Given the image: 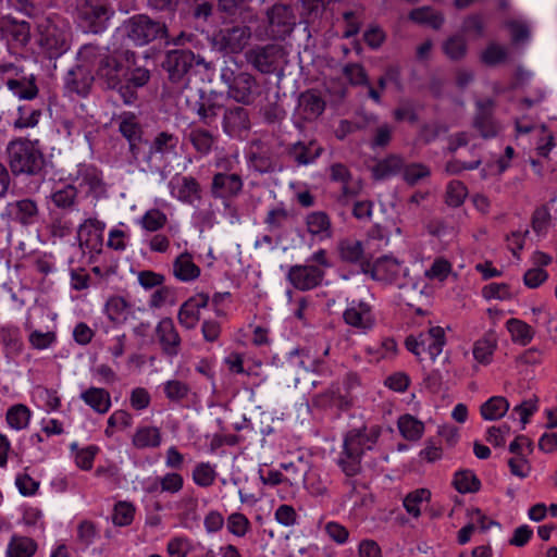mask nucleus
<instances>
[{
    "label": "nucleus",
    "mask_w": 557,
    "mask_h": 557,
    "mask_svg": "<svg viewBox=\"0 0 557 557\" xmlns=\"http://www.w3.org/2000/svg\"><path fill=\"white\" fill-rule=\"evenodd\" d=\"M7 151L10 169L15 175H35L44 168V156L30 140H13L9 144Z\"/></svg>",
    "instance_id": "1"
},
{
    "label": "nucleus",
    "mask_w": 557,
    "mask_h": 557,
    "mask_svg": "<svg viewBox=\"0 0 557 557\" xmlns=\"http://www.w3.org/2000/svg\"><path fill=\"white\" fill-rule=\"evenodd\" d=\"M252 36L251 27L235 24L219 29L209 38L213 51L222 54H237L244 51Z\"/></svg>",
    "instance_id": "2"
},
{
    "label": "nucleus",
    "mask_w": 557,
    "mask_h": 557,
    "mask_svg": "<svg viewBox=\"0 0 557 557\" xmlns=\"http://www.w3.org/2000/svg\"><path fill=\"white\" fill-rule=\"evenodd\" d=\"M126 36L136 45L145 46L157 39H166L169 30L165 23L151 18L146 14L132 16L124 23Z\"/></svg>",
    "instance_id": "3"
},
{
    "label": "nucleus",
    "mask_w": 557,
    "mask_h": 557,
    "mask_svg": "<svg viewBox=\"0 0 557 557\" xmlns=\"http://www.w3.org/2000/svg\"><path fill=\"white\" fill-rule=\"evenodd\" d=\"M297 25V17L290 5L275 3L265 12V33L269 38L284 41Z\"/></svg>",
    "instance_id": "4"
},
{
    "label": "nucleus",
    "mask_w": 557,
    "mask_h": 557,
    "mask_svg": "<svg viewBox=\"0 0 557 557\" xmlns=\"http://www.w3.org/2000/svg\"><path fill=\"white\" fill-rule=\"evenodd\" d=\"M285 55V48L278 44L256 46L245 54L246 61L262 74L275 73Z\"/></svg>",
    "instance_id": "5"
},
{
    "label": "nucleus",
    "mask_w": 557,
    "mask_h": 557,
    "mask_svg": "<svg viewBox=\"0 0 557 557\" xmlns=\"http://www.w3.org/2000/svg\"><path fill=\"white\" fill-rule=\"evenodd\" d=\"M196 55L190 50H171L166 53L162 67L168 72L169 81L181 83L193 67Z\"/></svg>",
    "instance_id": "6"
},
{
    "label": "nucleus",
    "mask_w": 557,
    "mask_h": 557,
    "mask_svg": "<svg viewBox=\"0 0 557 557\" xmlns=\"http://www.w3.org/2000/svg\"><path fill=\"white\" fill-rule=\"evenodd\" d=\"M364 430H366V428H362L359 430H352L346 435V438L344 442V448H345L347 458H349L351 461L346 463L344 460H342L341 463L343 465L344 471L347 475H354L359 470L358 458L362 454L361 444H362L363 438L367 440Z\"/></svg>",
    "instance_id": "7"
},
{
    "label": "nucleus",
    "mask_w": 557,
    "mask_h": 557,
    "mask_svg": "<svg viewBox=\"0 0 557 557\" xmlns=\"http://www.w3.org/2000/svg\"><path fill=\"white\" fill-rule=\"evenodd\" d=\"M322 276V270L314 265L293 267L288 273L289 281L299 289H310L318 286Z\"/></svg>",
    "instance_id": "8"
},
{
    "label": "nucleus",
    "mask_w": 557,
    "mask_h": 557,
    "mask_svg": "<svg viewBox=\"0 0 557 557\" xmlns=\"http://www.w3.org/2000/svg\"><path fill=\"white\" fill-rule=\"evenodd\" d=\"M39 45L49 52L50 58H55L67 49L64 35L54 25H48L40 32Z\"/></svg>",
    "instance_id": "9"
},
{
    "label": "nucleus",
    "mask_w": 557,
    "mask_h": 557,
    "mask_svg": "<svg viewBox=\"0 0 557 557\" xmlns=\"http://www.w3.org/2000/svg\"><path fill=\"white\" fill-rule=\"evenodd\" d=\"M476 107L478 113L474 117L473 126L484 138L496 135V127L492 119L494 101L492 99H487L485 101L480 100L476 102Z\"/></svg>",
    "instance_id": "10"
},
{
    "label": "nucleus",
    "mask_w": 557,
    "mask_h": 557,
    "mask_svg": "<svg viewBox=\"0 0 557 557\" xmlns=\"http://www.w3.org/2000/svg\"><path fill=\"white\" fill-rule=\"evenodd\" d=\"M256 84V78L250 73L239 72L236 74L230 89H227V95L237 102L249 103L252 88Z\"/></svg>",
    "instance_id": "11"
},
{
    "label": "nucleus",
    "mask_w": 557,
    "mask_h": 557,
    "mask_svg": "<svg viewBox=\"0 0 557 557\" xmlns=\"http://www.w3.org/2000/svg\"><path fill=\"white\" fill-rule=\"evenodd\" d=\"M123 65L115 58L106 55L99 60L97 76L103 79L109 88H115L120 84V72Z\"/></svg>",
    "instance_id": "12"
},
{
    "label": "nucleus",
    "mask_w": 557,
    "mask_h": 557,
    "mask_svg": "<svg viewBox=\"0 0 557 557\" xmlns=\"http://www.w3.org/2000/svg\"><path fill=\"white\" fill-rule=\"evenodd\" d=\"M224 131L232 135L249 128V117L246 109L234 107L223 113Z\"/></svg>",
    "instance_id": "13"
},
{
    "label": "nucleus",
    "mask_w": 557,
    "mask_h": 557,
    "mask_svg": "<svg viewBox=\"0 0 557 557\" xmlns=\"http://www.w3.org/2000/svg\"><path fill=\"white\" fill-rule=\"evenodd\" d=\"M112 11L106 4L89 5L84 12V17L88 22L89 30L94 34L100 33L109 21Z\"/></svg>",
    "instance_id": "14"
},
{
    "label": "nucleus",
    "mask_w": 557,
    "mask_h": 557,
    "mask_svg": "<svg viewBox=\"0 0 557 557\" xmlns=\"http://www.w3.org/2000/svg\"><path fill=\"white\" fill-rule=\"evenodd\" d=\"M157 334L164 351L169 355H175L176 347L180 344V336L174 329L172 320L163 319L157 327Z\"/></svg>",
    "instance_id": "15"
},
{
    "label": "nucleus",
    "mask_w": 557,
    "mask_h": 557,
    "mask_svg": "<svg viewBox=\"0 0 557 557\" xmlns=\"http://www.w3.org/2000/svg\"><path fill=\"white\" fill-rule=\"evenodd\" d=\"M242 178L238 174L218 173L213 177L212 193L223 196L220 190H224L226 195L234 196L242 189Z\"/></svg>",
    "instance_id": "16"
},
{
    "label": "nucleus",
    "mask_w": 557,
    "mask_h": 557,
    "mask_svg": "<svg viewBox=\"0 0 557 557\" xmlns=\"http://www.w3.org/2000/svg\"><path fill=\"white\" fill-rule=\"evenodd\" d=\"M173 268L174 275L181 281L195 280L200 274V269L193 262L191 255L188 252L178 256Z\"/></svg>",
    "instance_id": "17"
},
{
    "label": "nucleus",
    "mask_w": 557,
    "mask_h": 557,
    "mask_svg": "<svg viewBox=\"0 0 557 557\" xmlns=\"http://www.w3.org/2000/svg\"><path fill=\"white\" fill-rule=\"evenodd\" d=\"M409 20L417 24H428L434 29H440L444 23V16L435 12L431 7H421L410 11Z\"/></svg>",
    "instance_id": "18"
},
{
    "label": "nucleus",
    "mask_w": 557,
    "mask_h": 557,
    "mask_svg": "<svg viewBox=\"0 0 557 557\" xmlns=\"http://www.w3.org/2000/svg\"><path fill=\"white\" fill-rule=\"evenodd\" d=\"M82 398L100 413L107 412L110 407V395L103 388L90 387L82 394Z\"/></svg>",
    "instance_id": "19"
},
{
    "label": "nucleus",
    "mask_w": 557,
    "mask_h": 557,
    "mask_svg": "<svg viewBox=\"0 0 557 557\" xmlns=\"http://www.w3.org/2000/svg\"><path fill=\"white\" fill-rule=\"evenodd\" d=\"M301 12L299 26L314 24L324 12V4L321 0H300Z\"/></svg>",
    "instance_id": "20"
},
{
    "label": "nucleus",
    "mask_w": 557,
    "mask_h": 557,
    "mask_svg": "<svg viewBox=\"0 0 557 557\" xmlns=\"http://www.w3.org/2000/svg\"><path fill=\"white\" fill-rule=\"evenodd\" d=\"M467 41L461 34L453 35L443 42L445 54L453 61L463 59L467 54Z\"/></svg>",
    "instance_id": "21"
},
{
    "label": "nucleus",
    "mask_w": 557,
    "mask_h": 557,
    "mask_svg": "<svg viewBox=\"0 0 557 557\" xmlns=\"http://www.w3.org/2000/svg\"><path fill=\"white\" fill-rule=\"evenodd\" d=\"M509 409L506 398L495 396L490 398L481 407V414L486 420H496L505 416Z\"/></svg>",
    "instance_id": "22"
},
{
    "label": "nucleus",
    "mask_w": 557,
    "mask_h": 557,
    "mask_svg": "<svg viewBox=\"0 0 557 557\" xmlns=\"http://www.w3.org/2000/svg\"><path fill=\"white\" fill-rule=\"evenodd\" d=\"M507 58L508 50L495 41L490 42L480 54L481 62L487 66H496L504 63Z\"/></svg>",
    "instance_id": "23"
},
{
    "label": "nucleus",
    "mask_w": 557,
    "mask_h": 557,
    "mask_svg": "<svg viewBox=\"0 0 557 557\" xmlns=\"http://www.w3.org/2000/svg\"><path fill=\"white\" fill-rule=\"evenodd\" d=\"M36 547L32 539L14 536L8 548V557H30L36 552Z\"/></svg>",
    "instance_id": "24"
},
{
    "label": "nucleus",
    "mask_w": 557,
    "mask_h": 557,
    "mask_svg": "<svg viewBox=\"0 0 557 557\" xmlns=\"http://www.w3.org/2000/svg\"><path fill=\"white\" fill-rule=\"evenodd\" d=\"M398 428L407 440L417 441L421 437L424 425L421 421L406 414L399 418Z\"/></svg>",
    "instance_id": "25"
},
{
    "label": "nucleus",
    "mask_w": 557,
    "mask_h": 557,
    "mask_svg": "<svg viewBox=\"0 0 557 557\" xmlns=\"http://www.w3.org/2000/svg\"><path fill=\"white\" fill-rule=\"evenodd\" d=\"M403 166V160L397 156H389L388 158L380 161L373 169V177L382 180L391 174H394Z\"/></svg>",
    "instance_id": "26"
},
{
    "label": "nucleus",
    "mask_w": 557,
    "mask_h": 557,
    "mask_svg": "<svg viewBox=\"0 0 557 557\" xmlns=\"http://www.w3.org/2000/svg\"><path fill=\"white\" fill-rule=\"evenodd\" d=\"M454 485L460 493H474L480 490V480L470 471H459L455 475Z\"/></svg>",
    "instance_id": "27"
},
{
    "label": "nucleus",
    "mask_w": 557,
    "mask_h": 557,
    "mask_svg": "<svg viewBox=\"0 0 557 557\" xmlns=\"http://www.w3.org/2000/svg\"><path fill=\"white\" fill-rule=\"evenodd\" d=\"M507 329L511 333L512 339L527 345L533 337L532 329L525 322L518 319H510L507 322Z\"/></svg>",
    "instance_id": "28"
},
{
    "label": "nucleus",
    "mask_w": 557,
    "mask_h": 557,
    "mask_svg": "<svg viewBox=\"0 0 557 557\" xmlns=\"http://www.w3.org/2000/svg\"><path fill=\"white\" fill-rule=\"evenodd\" d=\"M161 441L160 432L157 428H144L136 432L133 443L137 447L158 446Z\"/></svg>",
    "instance_id": "29"
},
{
    "label": "nucleus",
    "mask_w": 557,
    "mask_h": 557,
    "mask_svg": "<svg viewBox=\"0 0 557 557\" xmlns=\"http://www.w3.org/2000/svg\"><path fill=\"white\" fill-rule=\"evenodd\" d=\"M30 417L28 408L24 405H15L7 413L8 423L14 429H23L27 425Z\"/></svg>",
    "instance_id": "30"
},
{
    "label": "nucleus",
    "mask_w": 557,
    "mask_h": 557,
    "mask_svg": "<svg viewBox=\"0 0 557 557\" xmlns=\"http://www.w3.org/2000/svg\"><path fill=\"white\" fill-rule=\"evenodd\" d=\"M8 87L22 99H33L38 94V88L32 81L9 79Z\"/></svg>",
    "instance_id": "31"
},
{
    "label": "nucleus",
    "mask_w": 557,
    "mask_h": 557,
    "mask_svg": "<svg viewBox=\"0 0 557 557\" xmlns=\"http://www.w3.org/2000/svg\"><path fill=\"white\" fill-rule=\"evenodd\" d=\"M467 194L466 186L459 181H454L447 186L446 203L450 207H459L463 203Z\"/></svg>",
    "instance_id": "32"
},
{
    "label": "nucleus",
    "mask_w": 557,
    "mask_h": 557,
    "mask_svg": "<svg viewBox=\"0 0 557 557\" xmlns=\"http://www.w3.org/2000/svg\"><path fill=\"white\" fill-rule=\"evenodd\" d=\"M431 493L429 490H417L416 492H412L406 496L404 506L409 513L417 518L421 513L418 507V503L422 502V499H429Z\"/></svg>",
    "instance_id": "33"
},
{
    "label": "nucleus",
    "mask_w": 557,
    "mask_h": 557,
    "mask_svg": "<svg viewBox=\"0 0 557 557\" xmlns=\"http://www.w3.org/2000/svg\"><path fill=\"white\" fill-rule=\"evenodd\" d=\"M135 508L126 502H119L114 507L113 522L116 525H127L132 522Z\"/></svg>",
    "instance_id": "34"
},
{
    "label": "nucleus",
    "mask_w": 557,
    "mask_h": 557,
    "mask_svg": "<svg viewBox=\"0 0 557 557\" xmlns=\"http://www.w3.org/2000/svg\"><path fill=\"white\" fill-rule=\"evenodd\" d=\"M510 32L511 42L520 45L525 42L530 37V29L527 23L519 21H510L506 24Z\"/></svg>",
    "instance_id": "35"
},
{
    "label": "nucleus",
    "mask_w": 557,
    "mask_h": 557,
    "mask_svg": "<svg viewBox=\"0 0 557 557\" xmlns=\"http://www.w3.org/2000/svg\"><path fill=\"white\" fill-rule=\"evenodd\" d=\"M189 139L194 147L202 153L208 152L213 144V136L208 131L202 129L193 131Z\"/></svg>",
    "instance_id": "36"
},
{
    "label": "nucleus",
    "mask_w": 557,
    "mask_h": 557,
    "mask_svg": "<svg viewBox=\"0 0 557 557\" xmlns=\"http://www.w3.org/2000/svg\"><path fill=\"white\" fill-rule=\"evenodd\" d=\"M344 74L354 85H369L368 75L359 63H350L345 65Z\"/></svg>",
    "instance_id": "37"
},
{
    "label": "nucleus",
    "mask_w": 557,
    "mask_h": 557,
    "mask_svg": "<svg viewBox=\"0 0 557 557\" xmlns=\"http://www.w3.org/2000/svg\"><path fill=\"white\" fill-rule=\"evenodd\" d=\"M552 220L550 213L546 206L536 208L533 212L531 225L536 234H541L549 225Z\"/></svg>",
    "instance_id": "38"
},
{
    "label": "nucleus",
    "mask_w": 557,
    "mask_h": 557,
    "mask_svg": "<svg viewBox=\"0 0 557 557\" xmlns=\"http://www.w3.org/2000/svg\"><path fill=\"white\" fill-rule=\"evenodd\" d=\"M166 222V216L161 211L153 209L148 211L141 219L143 226L149 231L154 232L163 227Z\"/></svg>",
    "instance_id": "39"
},
{
    "label": "nucleus",
    "mask_w": 557,
    "mask_h": 557,
    "mask_svg": "<svg viewBox=\"0 0 557 557\" xmlns=\"http://www.w3.org/2000/svg\"><path fill=\"white\" fill-rule=\"evenodd\" d=\"M196 301L195 298L188 299L181 308L178 313V320L182 324L186 325L187 327L194 326V321L199 320V310L196 309L194 306V302Z\"/></svg>",
    "instance_id": "40"
},
{
    "label": "nucleus",
    "mask_w": 557,
    "mask_h": 557,
    "mask_svg": "<svg viewBox=\"0 0 557 557\" xmlns=\"http://www.w3.org/2000/svg\"><path fill=\"white\" fill-rule=\"evenodd\" d=\"M430 175L429 169L422 163H412L407 165L404 170V180L409 185H414L419 180Z\"/></svg>",
    "instance_id": "41"
},
{
    "label": "nucleus",
    "mask_w": 557,
    "mask_h": 557,
    "mask_svg": "<svg viewBox=\"0 0 557 557\" xmlns=\"http://www.w3.org/2000/svg\"><path fill=\"white\" fill-rule=\"evenodd\" d=\"M308 230L312 234H320L330 227V220L324 212H313L307 218Z\"/></svg>",
    "instance_id": "42"
},
{
    "label": "nucleus",
    "mask_w": 557,
    "mask_h": 557,
    "mask_svg": "<svg viewBox=\"0 0 557 557\" xmlns=\"http://www.w3.org/2000/svg\"><path fill=\"white\" fill-rule=\"evenodd\" d=\"M496 344L490 339L478 341L473 348V357L481 363H488V358L493 355Z\"/></svg>",
    "instance_id": "43"
},
{
    "label": "nucleus",
    "mask_w": 557,
    "mask_h": 557,
    "mask_svg": "<svg viewBox=\"0 0 557 557\" xmlns=\"http://www.w3.org/2000/svg\"><path fill=\"white\" fill-rule=\"evenodd\" d=\"M362 245L360 242L349 243L343 242L341 244L342 259L347 262H357L362 258Z\"/></svg>",
    "instance_id": "44"
},
{
    "label": "nucleus",
    "mask_w": 557,
    "mask_h": 557,
    "mask_svg": "<svg viewBox=\"0 0 557 557\" xmlns=\"http://www.w3.org/2000/svg\"><path fill=\"white\" fill-rule=\"evenodd\" d=\"M214 4L210 1L195 0L191 14L197 21L208 22L214 14Z\"/></svg>",
    "instance_id": "45"
},
{
    "label": "nucleus",
    "mask_w": 557,
    "mask_h": 557,
    "mask_svg": "<svg viewBox=\"0 0 557 557\" xmlns=\"http://www.w3.org/2000/svg\"><path fill=\"white\" fill-rule=\"evenodd\" d=\"M178 198L188 203H191L194 199H200L198 183L191 177L184 178V185L180 189Z\"/></svg>",
    "instance_id": "46"
},
{
    "label": "nucleus",
    "mask_w": 557,
    "mask_h": 557,
    "mask_svg": "<svg viewBox=\"0 0 557 557\" xmlns=\"http://www.w3.org/2000/svg\"><path fill=\"white\" fill-rule=\"evenodd\" d=\"M75 197L76 189L72 185H69L64 189L55 191L52 195V200L55 206L60 208H69L73 205Z\"/></svg>",
    "instance_id": "47"
},
{
    "label": "nucleus",
    "mask_w": 557,
    "mask_h": 557,
    "mask_svg": "<svg viewBox=\"0 0 557 557\" xmlns=\"http://www.w3.org/2000/svg\"><path fill=\"white\" fill-rule=\"evenodd\" d=\"M127 307L121 297H113L107 302V312L111 321L119 322Z\"/></svg>",
    "instance_id": "48"
},
{
    "label": "nucleus",
    "mask_w": 557,
    "mask_h": 557,
    "mask_svg": "<svg viewBox=\"0 0 557 557\" xmlns=\"http://www.w3.org/2000/svg\"><path fill=\"white\" fill-rule=\"evenodd\" d=\"M223 111V107L216 103H200L198 114L207 125H212L214 119Z\"/></svg>",
    "instance_id": "49"
},
{
    "label": "nucleus",
    "mask_w": 557,
    "mask_h": 557,
    "mask_svg": "<svg viewBox=\"0 0 557 557\" xmlns=\"http://www.w3.org/2000/svg\"><path fill=\"white\" fill-rule=\"evenodd\" d=\"M344 320L347 324L361 329H368L372 324V321L369 317L363 318L361 315V312H359L355 308L347 309L344 312Z\"/></svg>",
    "instance_id": "50"
},
{
    "label": "nucleus",
    "mask_w": 557,
    "mask_h": 557,
    "mask_svg": "<svg viewBox=\"0 0 557 557\" xmlns=\"http://www.w3.org/2000/svg\"><path fill=\"white\" fill-rule=\"evenodd\" d=\"M9 32L13 39L21 45H26L30 37V27L27 22L12 23Z\"/></svg>",
    "instance_id": "51"
},
{
    "label": "nucleus",
    "mask_w": 557,
    "mask_h": 557,
    "mask_svg": "<svg viewBox=\"0 0 557 557\" xmlns=\"http://www.w3.org/2000/svg\"><path fill=\"white\" fill-rule=\"evenodd\" d=\"M194 480L201 486H208L214 480V471L209 465L201 463L194 472Z\"/></svg>",
    "instance_id": "52"
},
{
    "label": "nucleus",
    "mask_w": 557,
    "mask_h": 557,
    "mask_svg": "<svg viewBox=\"0 0 557 557\" xmlns=\"http://www.w3.org/2000/svg\"><path fill=\"white\" fill-rule=\"evenodd\" d=\"M300 102L305 106L306 110L317 114H320L325 106L324 101L314 94H302L300 96Z\"/></svg>",
    "instance_id": "53"
},
{
    "label": "nucleus",
    "mask_w": 557,
    "mask_h": 557,
    "mask_svg": "<svg viewBox=\"0 0 557 557\" xmlns=\"http://www.w3.org/2000/svg\"><path fill=\"white\" fill-rule=\"evenodd\" d=\"M547 278V272L541 268L530 269L523 277L524 284L530 288L540 286Z\"/></svg>",
    "instance_id": "54"
},
{
    "label": "nucleus",
    "mask_w": 557,
    "mask_h": 557,
    "mask_svg": "<svg viewBox=\"0 0 557 557\" xmlns=\"http://www.w3.org/2000/svg\"><path fill=\"white\" fill-rule=\"evenodd\" d=\"M450 271V263L445 259H437L433 263L430 270L425 272V275L430 278H440L443 281Z\"/></svg>",
    "instance_id": "55"
},
{
    "label": "nucleus",
    "mask_w": 557,
    "mask_h": 557,
    "mask_svg": "<svg viewBox=\"0 0 557 557\" xmlns=\"http://www.w3.org/2000/svg\"><path fill=\"white\" fill-rule=\"evenodd\" d=\"M484 25L482 18L478 14L469 15L465 18L461 27L462 33H475L478 36H482Z\"/></svg>",
    "instance_id": "56"
},
{
    "label": "nucleus",
    "mask_w": 557,
    "mask_h": 557,
    "mask_svg": "<svg viewBox=\"0 0 557 557\" xmlns=\"http://www.w3.org/2000/svg\"><path fill=\"white\" fill-rule=\"evenodd\" d=\"M55 339V334L53 332L40 333L38 331H34L29 335V342L37 349H44L48 347Z\"/></svg>",
    "instance_id": "57"
},
{
    "label": "nucleus",
    "mask_w": 557,
    "mask_h": 557,
    "mask_svg": "<svg viewBox=\"0 0 557 557\" xmlns=\"http://www.w3.org/2000/svg\"><path fill=\"white\" fill-rule=\"evenodd\" d=\"M483 296L487 299L498 298L506 299L510 297L508 285L506 284H490L483 288Z\"/></svg>",
    "instance_id": "58"
},
{
    "label": "nucleus",
    "mask_w": 557,
    "mask_h": 557,
    "mask_svg": "<svg viewBox=\"0 0 557 557\" xmlns=\"http://www.w3.org/2000/svg\"><path fill=\"white\" fill-rule=\"evenodd\" d=\"M248 523V519L242 513H233L228 518L230 531L238 536L245 534Z\"/></svg>",
    "instance_id": "59"
},
{
    "label": "nucleus",
    "mask_w": 557,
    "mask_h": 557,
    "mask_svg": "<svg viewBox=\"0 0 557 557\" xmlns=\"http://www.w3.org/2000/svg\"><path fill=\"white\" fill-rule=\"evenodd\" d=\"M299 30L297 33V47L298 53L302 51H308L313 45H311L312 34L310 30V25L299 26Z\"/></svg>",
    "instance_id": "60"
},
{
    "label": "nucleus",
    "mask_w": 557,
    "mask_h": 557,
    "mask_svg": "<svg viewBox=\"0 0 557 557\" xmlns=\"http://www.w3.org/2000/svg\"><path fill=\"white\" fill-rule=\"evenodd\" d=\"M385 35L383 30L377 26H372L368 29L364 35V41L372 48H379L384 41Z\"/></svg>",
    "instance_id": "61"
},
{
    "label": "nucleus",
    "mask_w": 557,
    "mask_h": 557,
    "mask_svg": "<svg viewBox=\"0 0 557 557\" xmlns=\"http://www.w3.org/2000/svg\"><path fill=\"white\" fill-rule=\"evenodd\" d=\"M244 0H216V11L233 16L236 14Z\"/></svg>",
    "instance_id": "62"
},
{
    "label": "nucleus",
    "mask_w": 557,
    "mask_h": 557,
    "mask_svg": "<svg viewBox=\"0 0 557 557\" xmlns=\"http://www.w3.org/2000/svg\"><path fill=\"white\" fill-rule=\"evenodd\" d=\"M325 530L327 534L337 543H345L348 539V531L343 525L330 522L326 524Z\"/></svg>",
    "instance_id": "63"
},
{
    "label": "nucleus",
    "mask_w": 557,
    "mask_h": 557,
    "mask_svg": "<svg viewBox=\"0 0 557 557\" xmlns=\"http://www.w3.org/2000/svg\"><path fill=\"white\" fill-rule=\"evenodd\" d=\"M360 557H382L381 548L376 542L364 540L359 545Z\"/></svg>",
    "instance_id": "64"
}]
</instances>
